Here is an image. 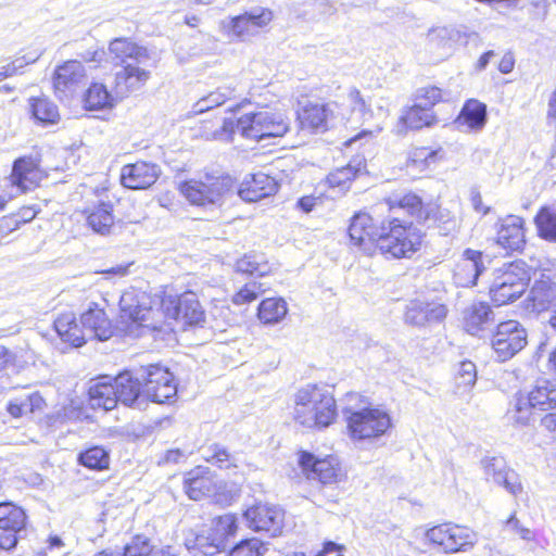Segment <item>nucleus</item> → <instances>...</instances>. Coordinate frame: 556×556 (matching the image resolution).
I'll return each instance as SVG.
<instances>
[{
    "mask_svg": "<svg viewBox=\"0 0 556 556\" xmlns=\"http://www.w3.org/2000/svg\"><path fill=\"white\" fill-rule=\"evenodd\" d=\"M417 104H422L427 109H431L442 100V91L434 86L419 88L416 92Z\"/></svg>",
    "mask_w": 556,
    "mask_h": 556,
    "instance_id": "55",
    "label": "nucleus"
},
{
    "mask_svg": "<svg viewBox=\"0 0 556 556\" xmlns=\"http://www.w3.org/2000/svg\"><path fill=\"white\" fill-rule=\"evenodd\" d=\"M442 157V149L431 150L426 147L416 148L408 155L406 169L410 175L421 174Z\"/></svg>",
    "mask_w": 556,
    "mask_h": 556,
    "instance_id": "33",
    "label": "nucleus"
},
{
    "mask_svg": "<svg viewBox=\"0 0 556 556\" xmlns=\"http://www.w3.org/2000/svg\"><path fill=\"white\" fill-rule=\"evenodd\" d=\"M238 530V520L235 515L226 514L214 520V531L218 539L226 540L233 536Z\"/></svg>",
    "mask_w": 556,
    "mask_h": 556,
    "instance_id": "52",
    "label": "nucleus"
},
{
    "mask_svg": "<svg viewBox=\"0 0 556 556\" xmlns=\"http://www.w3.org/2000/svg\"><path fill=\"white\" fill-rule=\"evenodd\" d=\"M212 98L210 94L206 97L201 98L194 105H193V113L199 114L203 113L205 111H208L213 108H216L215 104L211 103Z\"/></svg>",
    "mask_w": 556,
    "mask_h": 556,
    "instance_id": "63",
    "label": "nucleus"
},
{
    "mask_svg": "<svg viewBox=\"0 0 556 556\" xmlns=\"http://www.w3.org/2000/svg\"><path fill=\"white\" fill-rule=\"evenodd\" d=\"M147 401L164 403L177 394L173 374L157 364L139 368Z\"/></svg>",
    "mask_w": 556,
    "mask_h": 556,
    "instance_id": "10",
    "label": "nucleus"
},
{
    "mask_svg": "<svg viewBox=\"0 0 556 556\" xmlns=\"http://www.w3.org/2000/svg\"><path fill=\"white\" fill-rule=\"evenodd\" d=\"M159 172L154 164L137 162L123 166L121 181L129 189H147L157 179Z\"/></svg>",
    "mask_w": 556,
    "mask_h": 556,
    "instance_id": "23",
    "label": "nucleus"
},
{
    "mask_svg": "<svg viewBox=\"0 0 556 556\" xmlns=\"http://www.w3.org/2000/svg\"><path fill=\"white\" fill-rule=\"evenodd\" d=\"M43 405V399L37 393H30L24 396L15 397L8 404V412L14 418L34 413L37 409H41Z\"/></svg>",
    "mask_w": 556,
    "mask_h": 556,
    "instance_id": "38",
    "label": "nucleus"
},
{
    "mask_svg": "<svg viewBox=\"0 0 556 556\" xmlns=\"http://www.w3.org/2000/svg\"><path fill=\"white\" fill-rule=\"evenodd\" d=\"M185 492L189 498L200 501L215 492V484L207 468L197 467L185 478Z\"/></svg>",
    "mask_w": 556,
    "mask_h": 556,
    "instance_id": "27",
    "label": "nucleus"
},
{
    "mask_svg": "<svg viewBox=\"0 0 556 556\" xmlns=\"http://www.w3.org/2000/svg\"><path fill=\"white\" fill-rule=\"evenodd\" d=\"M88 225L101 235L108 233L114 223L112 206L106 203L100 204L87 216Z\"/></svg>",
    "mask_w": 556,
    "mask_h": 556,
    "instance_id": "43",
    "label": "nucleus"
},
{
    "mask_svg": "<svg viewBox=\"0 0 556 556\" xmlns=\"http://www.w3.org/2000/svg\"><path fill=\"white\" fill-rule=\"evenodd\" d=\"M235 128L247 139L262 141L285 136L290 130V119L280 111L262 110L243 114L236 123L224 121L225 132H233Z\"/></svg>",
    "mask_w": 556,
    "mask_h": 556,
    "instance_id": "6",
    "label": "nucleus"
},
{
    "mask_svg": "<svg viewBox=\"0 0 556 556\" xmlns=\"http://www.w3.org/2000/svg\"><path fill=\"white\" fill-rule=\"evenodd\" d=\"M177 189L186 201L194 206H220L232 194L235 180L225 174L204 173L195 178L178 182Z\"/></svg>",
    "mask_w": 556,
    "mask_h": 556,
    "instance_id": "5",
    "label": "nucleus"
},
{
    "mask_svg": "<svg viewBox=\"0 0 556 556\" xmlns=\"http://www.w3.org/2000/svg\"><path fill=\"white\" fill-rule=\"evenodd\" d=\"M496 243L506 251H519L523 248L525 229L523 219L509 215L498 223Z\"/></svg>",
    "mask_w": 556,
    "mask_h": 556,
    "instance_id": "22",
    "label": "nucleus"
},
{
    "mask_svg": "<svg viewBox=\"0 0 556 556\" xmlns=\"http://www.w3.org/2000/svg\"><path fill=\"white\" fill-rule=\"evenodd\" d=\"M384 212H388V215L380 222L377 248L389 257H412L421 247L422 233L404 216L421 218V199L413 193L386 199L374 207L377 217Z\"/></svg>",
    "mask_w": 556,
    "mask_h": 556,
    "instance_id": "1",
    "label": "nucleus"
},
{
    "mask_svg": "<svg viewBox=\"0 0 556 556\" xmlns=\"http://www.w3.org/2000/svg\"><path fill=\"white\" fill-rule=\"evenodd\" d=\"M288 314V304L282 298H267L257 307V317L264 325H277Z\"/></svg>",
    "mask_w": 556,
    "mask_h": 556,
    "instance_id": "35",
    "label": "nucleus"
},
{
    "mask_svg": "<svg viewBox=\"0 0 556 556\" xmlns=\"http://www.w3.org/2000/svg\"><path fill=\"white\" fill-rule=\"evenodd\" d=\"M43 177L45 173L38 160L33 156H23L13 163L10 180L12 186L25 192L37 187Z\"/></svg>",
    "mask_w": 556,
    "mask_h": 556,
    "instance_id": "17",
    "label": "nucleus"
},
{
    "mask_svg": "<svg viewBox=\"0 0 556 556\" xmlns=\"http://www.w3.org/2000/svg\"><path fill=\"white\" fill-rule=\"evenodd\" d=\"M345 119L337 102L307 103L299 113V121L303 129L325 131L338 122Z\"/></svg>",
    "mask_w": 556,
    "mask_h": 556,
    "instance_id": "12",
    "label": "nucleus"
},
{
    "mask_svg": "<svg viewBox=\"0 0 556 556\" xmlns=\"http://www.w3.org/2000/svg\"><path fill=\"white\" fill-rule=\"evenodd\" d=\"M263 289L260 283L255 281H251L244 285L235 295L233 303L237 305H242L250 303L257 299V296L263 293Z\"/></svg>",
    "mask_w": 556,
    "mask_h": 556,
    "instance_id": "56",
    "label": "nucleus"
},
{
    "mask_svg": "<svg viewBox=\"0 0 556 556\" xmlns=\"http://www.w3.org/2000/svg\"><path fill=\"white\" fill-rule=\"evenodd\" d=\"M54 329L61 340L72 346L78 348L86 342V333L76 323V318L71 312L61 314L54 320Z\"/></svg>",
    "mask_w": 556,
    "mask_h": 556,
    "instance_id": "31",
    "label": "nucleus"
},
{
    "mask_svg": "<svg viewBox=\"0 0 556 556\" xmlns=\"http://www.w3.org/2000/svg\"><path fill=\"white\" fill-rule=\"evenodd\" d=\"M514 64L515 61L513 54L506 53L498 64V71L503 74H508L514 70Z\"/></svg>",
    "mask_w": 556,
    "mask_h": 556,
    "instance_id": "64",
    "label": "nucleus"
},
{
    "mask_svg": "<svg viewBox=\"0 0 556 556\" xmlns=\"http://www.w3.org/2000/svg\"><path fill=\"white\" fill-rule=\"evenodd\" d=\"M153 548L149 539L137 535L124 547V556H149Z\"/></svg>",
    "mask_w": 556,
    "mask_h": 556,
    "instance_id": "54",
    "label": "nucleus"
},
{
    "mask_svg": "<svg viewBox=\"0 0 556 556\" xmlns=\"http://www.w3.org/2000/svg\"><path fill=\"white\" fill-rule=\"evenodd\" d=\"M506 528L509 529L510 531H514L515 533L519 534V536L522 539V540H526V541H531L533 540L534 535H533V532L528 529V528H525L520 525L519 520L516 518L515 514L511 515L507 521H506Z\"/></svg>",
    "mask_w": 556,
    "mask_h": 556,
    "instance_id": "59",
    "label": "nucleus"
},
{
    "mask_svg": "<svg viewBox=\"0 0 556 556\" xmlns=\"http://www.w3.org/2000/svg\"><path fill=\"white\" fill-rule=\"evenodd\" d=\"M89 401L93 408L111 410L119 403L113 379L109 377L101 378L97 383L89 388Z\"/></svg>",
    "mask_w": 556,
    "mask_h": 556,
    "instance_id": "30",
    "label": "nucleus"
},
{
    "mask_svg": "<svg viewBox=\"0 0 556 556\" xmlns=\"http://www.w3.org/2000/svg\"><path fill=\"white\" fill-rule=\"evenodd\" d=\"M39 55L40 53H30L24 55L23 58H17L10 64L0 67V81L4 78L15 75L18 70L25 65L34 63L39 58Z\"/></svg>",
    "mask_w": 556,
    "mask_h": 556,
    "instance_id": "57",
    "label": "nucleus"
},
{
    "mask_svg": "<svg viewBox=\"0 0 556 556\" xmlns=\"http://www.w3.org/2000/svg\"><path fill=\"white\" fill-rule=\"evenodd\" d=\"M203 457L205 458L206 462L212 463L218 466L219 468H229L231 466H237L235 463V457L231 456L225 447L218 444H214L207 447L204 451Z\"/></svg>",
    "mask_w": 556,
    "mask_h": 556,
    "instance_id": "47",
    "label": "nucleus"
},
{
    "mask_svg": "<svg viewBox=\"0 0 556 556\" xmlns=\"http://www.w3.org/2000/svg\"><path fill=\"white\" fill-rule=\"evenodd\" d=\"M380 222L378 218L375 220L368 213L359 212L355 214L349 227L351 241L365 251L370 250L374 243L377 244L380 229L377 228L376 223L380 224Z\"/></svg>",
    "mask_w": 556,
    "mask_h": 556,
    "instance_id": "18",
    "label": "nucleus"
},
{
    "mask_svg": "<svg viewBox=\"0 0 556 556\" xmlns=\"http://www.w3.org/2000/svg\"><path fill=\"white\" fill-rule=\"evenodd\" d=\"M529 281V270L523 262L505 264L494 273L489 289L491 300L497 305L513 302L523 294Z\"/></svg>",
    "mask_w": 556,
    "mask_h": 556,
    "instance_id": "7",
    "label": "nucleus"
},
{
    "mask_svg": "<svg viewBox=\"0 0 556 556\" xmlns=\"http://www.w3.org/2000/svg\"><path fill=\"white\" fill-rule=\"evenodd\" d=\"M481 466L486 481H492L493 483L498 480V477L502 476L508 467L504 458L497 456H486L482 458Z\"/></svg>",
    "mask_w": 556,
    "mask_h": 556,
    "instance_id": "50",
    "label": "nucleus"
},
{
    "mask_svg": "<svg viewBox=\"0 0 556 556\" xmlns=\"http://www.w3.org/2000/svg\"><path fill=\"white\" fill-rule=\"evenodd\" d=\"M299 464L308 479L317 480L323 484L337 483L343 477L340 463L334 456L316 458L313 454L303 452Z\"/></svg>",
    "mask_w": 556,
    "mask_h": 556,
    "instance_id": "15",
    "label": "nucleus"
},
{
    "mask_svg": "<svg viewBox=\"0 0 556 556\" xmlns=\"http://www.w3.org/2000/svg\"><path fill=\"white\" fill-rule=\"evenodd\" d=\"M109 51L116 65H128L129 63H148L150 54L148 50L126 39L116 38L110 42Z\"/></svg>",
    "mask_w": 556,
    "mask_h": 556,
    "instance_id": "24",
    "label": "nucleus"
},
{
    "mask_svg": "<svg viewBox=\"0 0 556 556\" xmlns=\"http://www.w3.org/2000/svg\"><path fill=\"white\" fill-rule=\"evenodd\" d=\"M81 330L88 338H94L99 341H105L113 334V327L103 309L94 307L89 308L80 317Z\"/></svg>",
    "mask_w": 556,
    "mask_h": 556,
    "instance_id": "26",
    "label": "nucleus"
},
{
    "mask_svg": "<svg viewBox=\"0 0 556 556\" xmlns=\"http://www.w3.org/2000/svg\"><path fill=\"white\" fill-rule=\"evenodd\" d=\"M236 270L243 274L263 276L266 273V265L261 264L256 255H244L237 261Z\"/></svg>",
    "mask_w": 556,
    "mask_h": 556,
    "instance_id": "53",
    "label": "nucleus"
},
{
    "mask_svg": "<svg viewBox=\"0 0 556 556\" xmlns=\"http://www.w3.org/2000/svg\"><path fill=\"white\" fill-rule=\"evenodd\" d=\"M494 484L502 486L507 493L514 497H518L523 492L520 476L510 467H507L505 472L498 477Z\"/></svg>",
    "mask_w": 556,
    "mask_h": 556,
    "instance_id": "48",
    "label": "nucleus"
},
{
    "mask_svg": "<svg viewBox=\"0 0 556 556\" xmlns=\"http://www.w3.org/2000/svg\"><path fill=\"white\" fill-rule=\"evenodd\" d=\"M541 425L556 439V413L545 415L541 420Z\"/></svg>",
    "mask_w": 556,
    "mask_h": 556,
    "instance_id": "62",
    "label": "nucleus"
},
{
    "mask_svg": "<svg viewBox=\"0 0 556 556\" xmlns=\"http://www.w3.org/2000/svg\"><path fill=\"white\" fill-rule=\"evenodd\" d=\"M447 313V306L440 299L425 295L408 302L404 321L412 327L426 328L444 321Z\"/></svg>",
    "mask_w": 556,
    "mask_h": 556,
    "instance_id": "11",
    "label": "nucleus"
},
{
    "mask_svg": "<svg viewBox=\"0 0 556 556\" xmlns=\"http://www.w3.org/2000/svg\"><path fill=\"white\" fill-rule=\"evenodd\" d=\"M429 38L432 41H438L444 47L452 48L455 45H466L467 35L465 31L453 26L435 27L430 30Z\"/></svg>",
    "mask_w": 556,
    "mask_h": 556,
    "instance_id": "42",
    "label": "nucleus"
},
{
    "mask_svg": "<svg viewBox=\"0 0 556 556\" xmlns=\"http://www.w3.org/2000/svg\"><path fill=\"white\" fill-rule=\"evenodd\" d=\"M233 90H230L229 88H219L216 91H213L210 93L212 101L211 103L215 104L216 106L222 105L226 102V100L230 99L232 97Z\"/></svg>",
    "mask_w": 556,
    "mask_h": 556,
    "instance_id": "61",
    "label": "nucleus"
},
{
    "mask_svg": "<svg viewBox=\"0 0 556 556\" xmlns=\"http://www.w3.org/2000/svg\"><path fill=\"white\" fill-rule=\"evenodd\" d=\"M153 303L160 307L154 308L150 296L144 292L126 291L119 300L122 317L152 330L161 328L163 318L181 320L186 325H199L204 320V311L195 293L191 291L180 295L164 292Z\"/></svg>",
    "mask_w": 556,
    "mask_h": 556,
    "instance_id": "2",
    "label": "nucleus"
},
{
    "mask_svg": "<svg viewBox=\"0 0 556 556\" xmlns=\"http://www.w3.org/2000/svg\"><path fill=\"white\" fill-rule=\"evenodd\" d=\"M78 463L92 470H103L109 467L110 455L102 446H91L78 454Z\"/></svg>",
    "mask_w": 556,
    "mask_h": 556,
    "instance_id": "41",
    "label": "nucleus"
},
{
    "mask_svg": "<svg viewBox=\"0 0 556 556\" xmlns=\"http://www.w3.org/2000/svg\"><path fill=\"white\" fill-rule=\"evenodd\" d=\"M112 97L102 84H93L85 96V105L88 110H100L111 105Z\"/></svg>",
    "mask_w": 556,
    "mask_h": 556,
    "instance_id": "45",
    "label": "nucleus"
},
{
    "mask_svg": "<svg viewBox=\"0 0 556 556\" xmlns=\"http://www.w3.org/2000/svg\"><path fill=\"white\" fill-rule=\"evenodd\" d=\"M493 321L494 313L485 302L472 303L463 312L464 328L472 336L478 334Z\"/></svg>",
    "mask_w": 556,
    "mask_h": 556,
    "instance_id": "28",
    "label": "nucleus"
},
{
    "mask_svg": "<svg viewBox=\"0 0 556 556\" xmlns=\"http://www.w3.org/2000/svg\"><path fill=\"white\" fill-rule=\"evenodd\" d=\"M113 383L121 404L140 408L148 402L139 369L135 371L126 370L119 374L113 379Z\"/></svg>",
    "mask_w": 556,
    "mask_h": 556,
    "instance_id": "16",
    "label": "nucleus"
},
{
    "mask_svg": "<svg viewBox=\"0 0 556 556\" xmlns=\"http://www.w3.org/2000/svg\"><path fill=\"white\" fill-rule=\"evenodd\" d=\"M365 169V160L361 156L354 157L348 165L336 168L327 176L330 188H338L345 191L350 188L352 180Z\"/></svg>",
    "mask_w": 556,
    "mask_h": 556,
    "instance_id": "32",
    "label": "nucleus"
},
{
    "mask_svg": "<svg viewBox=\"0 0 556 556\" xmlns=\"http://www.w3.org/2000/svg\"><path fill=\"white\" fill-rule=\"evenodd\" d=\"M290 415L300 427L325 429L337 419V403L326 387L308 383L293 394Z\"/></svg>",
    "mask_w": 556,
    "mask_h": 556,
    "instance_id": "3",
    "label": "nucleus"
},
{
    "mask_svg": "<svg viewBox=\"0 0 556 556\" xmlns=\"http://www.w3.org/2000/svg\"><path fill=\"white\" fill-rule=\"evenodd\" d=\"M539 236L556 242V206L542 207L534 218Z\"/></svg>",
    "mask_w": 556,
    "mask_h": 556,
    "instance_id": "39",
    "label": "nucleus"
},
{
    "mask_svg": "<svg viewBox=\"0 0 556 556\" xmlns=\"http://www.w3.org/2000/svg\"><path fill=\"white\" fill-rule=\"evenodd\" d=\"M343 414L350 434L355 440L378 438L391 427V417L382 408L371 407L366 397L356 392L348 393Z\"/></svg>",
    "mask_w": 556,
    "mask_h": 556,
    "instance_id": "4",
    "label": "nucleus"
},
{
    "mask_svg": "<svg viewBox=\"0 0 556 556\" xmlns=\"http://www.w3.org/2000/svg\"><path fill=\"white\" fill-rule=\"evenodd\" d=\"M477 381L476 365L470 361H464L459 364L456 375V384L458 390L466 392L470 390Z\"/></svg>",
    "mask_w": 556,
    "mask_h": 556,
    "instance_id": "49",
    "label": "nucleus"
},
{
    "mask_svg": "<svg viewBox=\"0 0 556 556\" xmlns=\"http://www.w3.org/2000/svg\"><path fill=\"white\" fill-rule=\"evenodd\" d=\"M33 116L43 125L55 124L60 119L58 106L47 98H31Z\"/></svg>",
    "mask_w": 556,
    "mask_h": 556,
    "instance_id": "40",
    "label": "nucleus"
},
{
    "mask_svg": "<svg viewBox=\"0 0 556 556\" xmlns=\"http://www.w3.org/2000/svg\"><path fill=\"white\" fill-rule=\"evenodd\" d=\"M535 410L538 409L533 406L528 393H519L515 397L509 415L515 422L525 426L531 421Z\"/></svg>",
    "mask_w": 556,
    "mask_h": 556,
    "instance_id": "44",
    "label": "nucleus"
},
{
    "mask_svg": "<svg viewBox=\"0 0 556 556\" xmlns=\"http://www.w3.org/2000/svg\"><path fill=\"white\" fill-rule=\"evenodd\" d=\"M243 518L249 529L276 538L281 534L285 513L276 505L257 504L249 507Z\"/></svg>",
    "mask_w": 556,
    "mask_h": 556,
    "instance_id": "14",
    "label": "nucleus"
},
{
    "mask_svg": "<svg viewBox=\"0 0 556 556\" xmlns=\"http://www.w3.org/2000/svg\"><path fill=\"white\" fill-rule=\"evenodd\" d=\"M86 80L84 65L76 60H71L56 67L53 76L55 91L63 96L74 92Z\"/></svg>",
    "mask_w": 556,
    "mask_h": 556,
    "instance_id": "19",
    "label": "nucleus"
},
{
    "mask_svg": "<svg viewBox=\"0 0 556 556\" xmlns=\"http://www.w3.org/2000/svg\"><path fill=\"white\" fill-rule=\"evenodd\" d=\"M447 554L466 552L477 542V534L469 528L450 522Z\"/></svg>",
    "mask_w": 556,
    "mask_h": 556,
    "instance_id": "37",
    "label": "nucleus"
},
{
    "mask_svg": "<svg viewBox=\"0 0 556 556\" xmlns=\"http://www.w3.org/2000/svg\"><path fill=\"white\" fill-rule=\"evenodd\" d=\"M268 552V543L251 538L240 541L229 552L228 556H264Z\"/></svg>",
    "mask_w": 556,
    "mask_h": 556,
    "instance_id": "46",
    "label": "nucleus"
},
{
    "mask_svg": "<svg viewBox=\"0 0 556 556\" xmlns=\"http://www.w3.org/2000/svg\"><path fill=\"white\" fill-rule=\"evenodd\" d=\"M346 100L352 108L353 112L364 113L367 110V104L361 92L356 88H351L348 92Z\"/></svg>",
    "mask_w": 556,
    "mask_h": 556,
    "instance_id": "60",
    "label": "nucleus"
},
{
    "mask_svg": "<svg viewBox=\"0 0 556 556\" xmlns=\"http://www.w3.org/2000/svg\"><path fill=\"white\" fill-rule=\"evenodd\" d=\"M486 121V105L476 99H469L465 102L455 124L462 131L478 132L484 128Z\"/></svg>",
    "mask_w": 556,
    "mask_h": 556,
    "instance_id": "25",
    "label": "nucleus"
},
{
    "mask_svg": "<svg viewBox=\"0 0 556 556\" xmlns=\"http://www.w3.org/2000/svg\"><path fill=\"white\" fill-rule=\"evenodd\" d=\"M434 122L435 117L429 109L422 106V104L415 103L403 112L399 121V126L403 129L417 130L422 127H429Z\"/></svg>",
    "mask_w": 556,
    "mask_h": 556,
    "instance_id": "34",
    "label": "nucleus"
},
{
    "mask_svg": "<svg viewBox=\"0 0 556 556\" xmlns=\"http://www.w3.org/2000/svg\"><path fill=\"white\" fill-rule=\"evenodd\" d=\"M484 269L482 253L467 249L455 267L454 281L459 287H472L477 283L478 277Z\"/></svg>",
    "mask_w": 556,
    "mask_h": 556,
    "instance_id": "21",
    "label": "nucleus"
},
{
    "mask_svg": "<svg viewBox=\"0 0 556 556\" xmlns=\"http://www.w3.org/2000/svg\"><path fill=\"white\" fill-rule=\"evenodd\" d=\"M434 219L442 226L443 231H451L457 226V218L450 210L444 207H438Z\"/></svg>",
    "mask_w": 556,
    "mask_h": 556,
    "instance_id": "58",
    "label": "nucleus"
},
{
    "mask_svg": "<svg viewBox=\"0 0 556 556\" xmlns=\"http://www.w3.org/2000/svg\"><path fill=\"white\" fill-rule=\"evenodd\" d=\"M278 189L276 180L264 173L254 174L251 181L239 190V195L247 202H257L275 194Z\"/></svg>",
    "mask_w": 556,
    "mask_h": 556,
    "instance_id": "29",
    "label": "nucleus"
},
{
    "mask_svg": "<svg viewBox=\"0 0 556 556\" xmlns=\"http://www.w3.org/2000/svg\"><path fill=\"white\" fill-rule=\"evenodd\" d=\"M528 395L533 402V406H535L539 412H545L556 407V383L554 382L547 380L538 381L536 386Z\"/></svg>",
    "mask_w": 556,
    "mask_h": 556,
    "instance_id": "36",
    "label": "nucleus"
},
{
    "mask_svg": "<svg viewBox=\"0 0 556 556\" xmlns=\"http://www.w3.org/2000/svg\"><path fill=\"white\" fill-rule=\"evenodd\" d=\"M147 63H129L115 73V91L124 97L139 90L150 79L151 73L146 70Z\"/></svg>",
    "mask_w": 556,
    "mask_h": 556,
    "instance_id": "20",
    "label": "nucleus"
},
{
    "mask_svg": "<svg viewBox=\"0 0 556 556\" xmlns=\"http://www.w3.org/2000/svg\"><path fill=\"white\" fill-rule=\"evenodd\" d=\"M450 522L441 523L428 529L425 532L426 540L447 554Z\"/></svg>",
    "mask_w": 556,
    "mask_h": 556,
    "instance_id": "51",
    "label": "nucleus"
},
{
    "mask_svg": "<svg viewBox=\"0 0 556 556\" xmlns=\"http://www.w3.org/2000/svg\"><path fill=\"white\" fill-rule=\"evenodd\" d=\"M528 334L517 320L500 323L492 336L491 345L498 362H506L527 345Z\"/></svg>",
    "mask_w": 556,
    "mask_h": 556,
    "instance_id": "9",
    "label": "nucleus"
},
{
    "mask_svg": "<svg viewBox=\"0 0 556 556\" xmlns=\"http://www.w3.org/2000/svg\"><path fill=\"white\" fill-rule=\"evenodd\" d=\"M27 516L24 509L11 502L0 503V548L16 546L26 528Z\"/></svg>",
    "mask_w": 556,
    "mask_h": 556,
    "instance_id": "13",
    "label": "nucleus"
},
{
    "mask_svg": "<svg viewBox=\"0 0 556 556\" xmlns=\"http://www.w3.org/2000/svg\"><path fill=\"white\" fill-rule=\"evenodd\" d=\"M271 20L273 12L270 10L256 8L244 14L223 20L219 27L228 38L247 41L257 36Z\"/></svg>",
    "mask_w": 556,
    "mask_h": 556,
    "instance_id": "8",
    "label": "nucleus"
}]
</instances>
